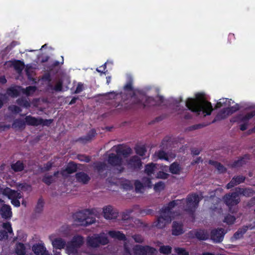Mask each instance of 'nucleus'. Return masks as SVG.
<instances>
[{"instance_id": "18", "label": "nucleus", "mask_w": 255, "mask_h": 255, "mask_svg": "<svg viewBox=\"0 0 255 255\" xmlns=\"http://www.w3.org/2000/svg\"><path fill=\"white\" fill-rule=\"evenodd\" d=\"M32 251L37 255H49L45 248L41 245H34Z\"/></svg>"}, {"instance_id": "64", "label": "nucleus", "mask_w": 255, "mask_h": 255, "mask_svg": "<svg viewBox=\"0 0 255 255\" xmlns=\"http://www.w3.org/2000/svg\"><path fill=\"white\" fill-rule=\"evenodd\" d=\"M8 237L7 232L5 231H0V240L6 239Z\"/></svg>"}, {"instance_id": "19", "label": "nucleus", "mask_w": 255, "mask_h": 255, "mask_svg": "<svg viewBox=\"0 0 255 255\" xmlns=\"http://www.w3.org/2000/svg\"><path fill=\"white\" fill-rule=\"evenodd\" d=\"M96 130L95 129L93 128L90 130L85 136L79 137L78 141H80L84 143L90 141L96 135Z\"/></svg>"}, {"instance_id": "31", "label": "nucleus", "mask_w": 255, "mask_h": 255, "mask_svg": "<svg viewBox=\"0 0 255 255\" xmlns=\"http://www.w3.org/2000/svg\"><path fill=\"white\" fill-rule=\"evenodd\" d=\"M249 227V226H245L238 229V230L234 234V238L236 240L241 238Z\"/></svg>"}, {"instance_id": "56", "label": "nucleus", "mask_w": 255, "mask_h": 255, "mask_svg": "<svg viewBox=\"0 0 255 255\" xmlns=\"http://www.w3.org/2000/svg\"><path fill=\"white\" fill-rule=\"evenodd\" d=\"M171 248L169 246H162L159 249V251L160 253L167 254L170 253Z\"/></svg>"}, {"instance_id": "53", "label": "nucleus", "mask_w": 255, "mask_h": 255, "mask_svg": "<svg viewBox=\"0 0 255 255\" xmlns=\"http://www.w3.org/2000/svg\"><path fill=\"white\" fill-rule=\"evenodd\" d=\"M135 189L136 192H140L144 185L143 183L138 180H136L134 183Z\"/></svg>"}, {"instance_id": "29", "label": "nucleus", "mask_w": 255, "mask_h": 255, "mask_svg": "<svg viewBox=\"0 0 255 255\" xmlns=\"http://www.w3.org/2000/svg\"><path fill=\"white\" fill-rule=\"evenodd\" d=\"M195 236L200 240H206L209 238V234L204 230H198L195 233Z\"/></svg>"}, {"instance_id": "25", "label": "nucleus", "mask_w": 255, "mask_h": 255, "mask_svg": "<svg viewBox=\"0 0 255 255\" xmlns=\"http://www.w3.org/2000/svg\"><path fill=\"white\" fill-rule=\"evenodd\" d=\"M182 170L181 166L177 162L173 163L169 167L170 172L174 174H179Z\"/></svg>"}, {"instance_id": "10", "label": "nucleus", "mask_w": 255, "mask_h": 255, "mask_svg": "<svg viewBox=\"0 0 255 255\" xmlns=\"http://www.w3.org/2000/svg\"><path fill=\"white\" fill-rule=\"evenodd\" d=\"M225 234L223 229L213 230L211 232V239L215 243H220L223 241Z\"/></svg>"}, {"instance_id": "34", "label": "nucleus", "mask_w": 255, "mask_h": 255, "mask_svg": "<svg viewBox=\"0 0 255 255\" xmlns=\"http://www.w3.org/2000/svg\"><path fill=\"white\" fill-rule=\"evenodd\" d=\"M229 115H230L228 114L227 108H224L217 114L215 119L217 120H223L226 119Z\"/></svg>"}, {"instance_id": "14", "label": "nucleus", "mask_w": 255, "mask_h": 255, "mask_svg": "<svg viewBox=\"0 0 255 255\" xmlns=\"http://www.w3.org/2000/svg\"><path fill=\"white\" fill-rule=\"evenodd\" d=\"M104 216L107 219H112L117 217V213L114 211L111 206H108L103 208Z\"/></svg>"}, {"instance_id": "49", "label": "nucleus", "mask_w": 255, "mask_h": 255, "mask_svg": "<svg viewBox=\"0 0 255 255\" xmlns=\"http://www.w3.org/2000/svg\"><path fill=\"white\" fill-rule=\"evenodd\" d=\"M164 187H165L164 183L162 181H160V182H158V183H156L154 185V189L156 191H160V190L164 189Z\"/></svg>"}, {"instance_id": "54", "label": "nucleus", "mask_w": 255, "mask_h": 255, "mask_svg": "<svg viewBox=\"0 0 255 255\" xmlns=\"http://www.w3.org/2000/svg\"><path fill=\"white\" fill-rule=\"evenodd\" d=\"M131 237L136 243H141L144 241L143 238L140 235H134Z\"/></svg>"}, {"instance_id": "50", "label": "nucleus", "mask_w": 255, "mask_h": 255, "mask_svg": "<svg viewBox=\"0 0 255 255\" xmlns=\"http://www.w3.org/2000/svg\"><path fill=\"white\" fill-rule=\"evenodd\" d=\"M52 166V163L50 162H48L46 164L44 165L43 167H40V171L41 172H44L49 171L51 169Z\"/></svg>"}, {"instance_id": "2", "label": "nucleus", "mask_w": 255, "mask_h": 255, "mask_svg": "<svg viewBox=\"0 0 255 255\" xmlns=\"http://www.w3.org/2000/svg\"><path fill=\"white\" fill-rule=\"evenodd\" d=\"M54 248L62 249L66 246V252L69 255H80L79 249L84 244V238L81 236H75L72 240L66 244V241L61 238H56L54 239L50 237Z\"/></svg>"}, {"instance_id": "58", "label": "nucleus", "mask_w": 255, "mask_h": 255, "mask_svg": "<svg viewBox=\"0 0 255 255\" xmlns=\"http://www.w3.org/2000/svg\"><path fill=\"white\" fill-rule=\"evenodd\" d=\"M42 80L45 81H47L49 83H51L52 80L50 73L48 72L45 73L42 76Z\"/></svg>"}, {"instance_id": "15", "label": "nucleus", "mask_w": 255, "mask_h": 255, "mask_svg": "<svg viewBox=\"0 0 255 255\" xmlns=\"http://www.w3.org/2000/svg\"><path fill=\"white\" fill-rule=\"evenodd\" d=\"M246 177L243 175H239L234 177L231 181L227 185L228 189L231 188L235 186L243 183L245 180Z\"/></svg>"}, {"instance_id": "20", "label": "nucleus", "mask_w": 255, "mask_h": 255, "mask_svg": "<svg viewBox=\"0 0 255 255\" xmlns=\"http://www.w3.org/2000/svg\"><path fill=\"white\" fill-rule=\"evenodd\" d=\"M236 191H237L239 196L240 195H243L246 197H251L255 194L254 191L251 188H236Z\"/></svg>"}, {"instance_id": "13", "label": "nucleus", "mask_w": 255, "mask_h": 255, "mask_svg": "<svg viewBox=\"0 0 255 255\" xmlns=\"http://www.w3.org/2000/svg\"><path fill=\"white\" fill-rule=\"evenodd\" d=\"M172 235L178 236L182 234L184 232L183 226L182 223L174 221L172 226Z\"/></svg>"}, {"instance_id": "3", "label": "nucleus", "mask_w": 255, "mask_h": 255, "mask_svg": "<svg viewBox=\"0 0 255 255\" xmlns=\"http://www.w3.org/2000/svg\"><path fill=\"white\" fill-rule=\"evenodd\" d=\"M181 202L179 200H173L163 206L159 211V215L157 216L156 221L154 222V226L158 229H163L167 224L170 223L174 218V215L172 210Z\"/></svg>"}, {"instance_id": "9", "label": "nucleus", "mask_w": 255, "mask_h": 255, "mask_svg": "<svg viewBox=\"0 0 255 255\" xmlns=\"http://www.w3.org/2000/svg\"><path fill=\"white\" fill-rule=\"evenodd\" d=\"M133 250L136 255H147V254L153 255L156 252L155 249L148 246L136 245L134 246Z\"/></svg>"}, {"instance_id": "36", "label": "nucleus", "mask_w": 255, "mask_h": 255, "mask_svg": "<svg viewBox=\"0 0 255 255\" xmlns=\"http://www.w3.org/2000/svg\"><path fill=\"white\" fill-rule=\"evenodd\" d=\"M16 103L19 106L28 108L30 106L29 102L25 98H18L16 100Z\"/></svg>"}, {"instance_id": "43", "label": "nucleus", "mask_w": 255, "mask_h": 255, "mask_svg": "<svg viewBox=\"0 0 255 255\" xmlns=\"http://www.w3.org/2000/svg\"><path fill=\"white\" fill-rule=\"evenodd\" d=\"M44 202L41 199H39L36 206L35 207V212L36 213L40 214L43 210Z\"/></svg>"}, {"instance_id": "22", "label": "nucleus", "mask_w": 255, "mask_h": 255, "mask_svg": "<svg viewBox=\"0 0 255 255\" xmlns=\"http://www.w3.org/2000/svg\"><path fill=\"white\" fill-rule=\"evenodd\" d=\"M39 118H35L30 115L27 116L25 118L26 125L28 126L37 127L39 126Z\"/></svg>"}, {"instance_id": "45", "label": "nucleus", "mask_w": 255, "mask_h": 255, "mask_svg": "<svg viewBox=\"0 0 255 255\" xmlns=\"http://www.w3.org/2000/svg\"><path fill=\"white\" fill-rule=\"evenodd\" d=\"M171 141V137L169 136H165L162 140L160 146L163 149H167L169 142Z\"/></svg>"}, {"instance_id": "51", "label": "nucleus", "mask_w": 255, "mask_h": 255, "mask_svg": "<svg viewBox=\"0 0 255 255\" xmlns=\"http://www.w3.org/2000/svg\"><path fill=\"white\" fill-rule=\"evenodd\" d=\"M169 176V175L163 171H159L156 174L155 177L158 179H167Z\"/></svg>"}, {"instance_id": "62", "label": "nucleus", "mask_w": 255, "mask_h": 255, "mask_svg": "<svg viewBox=\"0 0 255 255\" xmlns=\"http://www.w3.org/2000/svg\"><path fill=\"white\" fill-rule=\"evenodd\" d=\"M131 210L127 211L126 212H124L122 215V219L124 220H128L130 219L129 214L131 213Z\"/></svg>"}, {"instance_id": "17", "label": "nucleus", "mask_w": 255, "mask_h": 255, "mask_svg": "<svg viewBox=\"0 0 255 255\" xmlns=\"http://www.w3.org/2000/svg\"><path fill=\"white\" fill-rule=\"evenodd\" d=\"M20 91H21V86L10 87L6 90V94L11 97H17L19 95Z\"/></svg>"}, {"instance_id": "55", "label": "nucleus", "mask_w": 255, "mask_h": 255, "mask_svg": "<svg viewBox=\"0 0 255 255\" xmlns=\"http://www.w3.org/2000/svg\"><path fill=\"white\" fill-rule=\"evenodd\" d=\"M235 221V218L231 215L227 216L225 218V222L228 224H232Z\"/></svg>"}, {"instance_id": "39", "label": "nucleus", "mask_w": 255, "mask_h": 255, "mask_svg": "<svg viewBox=\"0 0 255 255\" xmlns=\"http://www.w3.org/2000/svg\"><path fill=\"white\" fill-rule=\"evenodd\" d=\"M36 91V87L35 86H28L25 89L21 88L22 92L28 96L33 94Z\"/></svg>"}, {"instance_id": "26", "label": "nucleus", "mask_w": 255, "mask_h": 255, "mask_svg": "<svg viewBox=\"0 0 255 255\" xmlns=\"http://www.w3.org/2000/svg\"><path fill=\"white\" fill-rule=\"evenodd\" d=\"M231 99L227 98L220 99L215 106V109H220L223 107L229 106L231 105Z\"/></svg>"}, {"instance_id": "11", "label": "nucleus", "mask_w": 255, "mask_h": 255, "mask_svg": "<svg viewBox=\"0 0 255 255\" xmlns=\"http://www.w3.org/2000/svg\"><path fill=\"white\" fill-rule=\"evenodd\" d=\"M159 101V103L153 97H147L145 99V102L143 104V109L148 107L158 106L159 104L163 103V98L161 96L158 97Z\"/></svg>"}, {"instance_id": "8", "label": "nucleus", "mask_w": 255, "mask_h": 255, "mask_svg": "<svg viewBox=\"0 0 255 255\" xmlns=\"http://www.w3.org/2000/svg\"><path fill=\"white\" fill-rule=\"evenodd\" d=\"M224 200L226 204L228 206L236 205L240 202L239 196L236 189L234 192L224 196Z\"/></svg>"}, {"instance_id": "44", "label": "nucleus", "mask_w": 255, "mask_h": 255, "mask_svg": "<svg viewBox=\"0 0 255 255\" xmlns=\"http://www.w3.org/2000/svg\"><path fill=\"white\" fill-rule=\"evenodd\" d=\"M53 119H43L41 118H39V126L42 125V126L49 127L53 123Z\"/></svg>"}, {"instance_id": "24", "label": "nucleus", "mask_w": 255, "mask_h": 255, "mask_svg": "<svg viewBox=\"0 0 255 255\" xmlns=\"http://www.w3.org/2000/svg\"><path fill=\"white\" fill-rule=\"evenodd\" d=\"M25 120L24 121L21 119H16L13 121L12 124V127L13 128H18L20 129H24L25 128Z\"/></svg>"}, {"instance_id": "12", "label": "nucleus", "mask_w": 255, "mask_h": 255, "mask_svg": "<svg viewBox=\"0 0 255 255\" xmlns=\"http://www.w3.org/2000/svg\"><path fill=\"white\" fill-rule=\"evenodd\" d=\"M80 167H78V165L72 161L69 163L66 168L61 171V174L63 176H67L68 174H72L76 172L78 168Z\"/></svg>"}, {"instance_id": "57", "label": "nucleus", "mask_w": 255, "mask_h": 255, "mask_svg": "<svg viewBox=\"0 0 255 255\" xmlns=\"http://www.w3.org/2000/svg\"><path fill=\"white\" fill-rule=\"evenodd\" d=\"M175 251L178 255H189V253L182 248H175Z\"/></svg>"}, {"instance_id": "28", "label": "nucleus", "mask_w": 255, "mask_h": 255, "mask_svg": "<svg viewBox=\"0 0 255 255\" xmlns=\"http://www.w3.org/2000/svg\"><path fill=\"white\" fill-rule=\"evenodd\" d=\"M156 169V167L155 164H148L145 166L144 172L147 176H151L152 174L154 173Z\"/></svg>"}, {"instance_id": "16", "label": "nucleus", "mask_w": 255, "mask_h": 255, "mask_svg": "<svg viewBox=\"0 0 255 255\" xmlns=\"http://www.w3.org/2000/svg\"><path fill=\"white\" fill-rule=\"evenodd\" d=\"M0 214L2 218L6 220L10 219L12 216L10 206L7 205H3L0 210Z\"/></svg>"}, {"instance_id": "4", "label": "nucleus", "mask_w": 255, "mask_h": 255, "mask_svg": "<svg viewBox=\"0 0 255 255\" xmlns=\"http://www.w3.org/2000/svg\"><path fill=\"white\" fill-rule=\"evenodd\" d=\"M132 153V149L124 144L114 146L104 154L103 159H122L128 158Z\"/></svg>"}, {"instance_id": "61", "label": "nucleus", "mask_w": 255, "mask_h": 255, "mask_svg": "<svg viewBox=\"0 0 255 255\" xmlns=\"http://www.w3.org/2000/svg\"><path fill=\"white\" fill-rule=\"evenodd\" d=\"M243 160H236L233 164H232V167H239L242 166L245 163L243 162Z\"/></svg>"}, {"instance_id": "41", "label": "nucleus", "mask_w": 255, "mask_h": 255, "mask_svg": "<svg viewBox=\"0 0 255 255\" xmlns=\"http://www.w3.org/2000/svg\"><path fill=\"white\" fill-rule=\"evenodd\" d=\"M154 155L157 157L158 159H169L167 153L162 149L155 152Z\"/></svg>"}, {"instance_id": "59", "label": "nucleus", "mask_w": 255, "mask_h": 255, "mask_svg": "<svg viewBox=\"0 0 255 255\" xmlns=\"http://www.w3.org/2000/svg\"><path fill=\"white\" fill-rule=\"evenodd\" d=\"M84 89L83 84L82 83H78L76 89L74 91L75 94H79L81 93Z\"/></svg>"}, {"instance_id": "5", "label": "nucleus", "mask_w": 255, "mask_h": 255, "mask_svg": "<svg viewBox=\"0 0 255 255\" xmlns=\"http://www.w3.org/2000/svg\"><path fill=\"white\" fill-rule=\"evenodd\" d=\"M74 219L78 225L87 226L94 223L95 215L89 210L79 212L74 215Z\"/></svg>"}, {"instance_id": "60", "label": "nucleus", "mask_w": 255, "mask_h": 255, "mask_svg": "<svg viewBox=\"0 0 255 255\" xmlns=\"http://www.w3.org/2000/svg\"><path fill=\"white\" fill-rule=\"evenodd\" d=\"M2 227L4 229L6 230L9 233H11L12 232L11 225L9 222L4 223L2 224Z\"/></svg>"}, {"instance_id": "46", "label": "nucleus", "mask_w": 255, "mask_h": 255, "mask_svg": "<svg viewBox=\"0 0 255 255\" xmlns=\"http://www.w3.org/2000/svg\"><path fill=\"white\" fill-rule=\"evenodd\" d=\"M54 181V178H53L52 175H45L42 179V181L48 185H49Z\"/></svg>"}, {"instance_id": "1", "label": "nucleus", "mask_w": 255, "mask_h": 255, "mask_svg": "<svg viewBox=\"0 0 255 255\" xmlns=\"http://www.w3.org/2000/svg\"><path fill=\"white\" fill-rule=\"evenodd\" d=\"M186 106L188 109L182 108V112L184 114V118L186 120L192 118V115L188 112L190 110L197 115H203L204 117L210 116L213 111L211 103L208 101L203 93H197L195 98H189L186 101Z\"/></svg>"}, {"instance_id": "38", "label": "nucleus", "mask_w": 255, "mask_h": 255, "mask_svg": "<svg viewBox=\"0 0 255 255\" xmlns=\"http://www.w3.org/2000/svg\"><path fill=\"white\" fill-rule=\"evenodd\" d=\"M133 80L131 77H129L128 79L127 82L126 84L124 87V90L125 91L129 92V91H133Z\"/></svg>"}, {"instance_id": "27", "label": "nucleus", "mask_w": 255, "mask_h": 255, "mask_svg": "<svg viewBox=\"0 0 255 255\" xmlns=\"http://www.w3.org/2000/svg\"><path fill=\"white\" fill-rule=\"evenodd\" d=\"M134 149L135 153L140 156L144 155L147 151L145 145L136 144L135 145Z\"/></svg>"}, {"instance_id": "42", "label": "nucleus", "mask_w": 255, "mask_h": 255, "mask_svg": "<svg viewBox=\"0 0 255 255\" xmlns=\"http://www.w3.org/2000/svg\"><path fill=\"white\" fill-rule=\"evenodd\" d=\"M152 179L151 176H147V175L145 176L142 177L141 180L143 183L144 186H147L148 187H151L152 184L151 180Z\"/></svg>"}, {"instance_id": "37", "label": "nucleus", "mask_w": 255, "mask_h": 255, "mask_svg": "<svg viewBox=\"0 0 255 255\" xmlns=\"http://www.w3.org/2000/svg\"><path fill=\"white\" fill-rule=\"evenodd\" d=\"M106 165L102 162H96L94 163V168L98 172H102L106 169Z\"/></svg>"}, {"instance_id": "32", "label": "nucleus", "mask_w": 255, "mask_h": 255, "mask_svg": "<svg viewBox=\"0 0 255 255\" xmlns=\"http://www.w3.org/2000/svg\"><path fill=\"white\" fill-rule=\"evenodd\" d=\"M11 167L14 171L18 172L24 169V164L21 160H17L15 163L11 164Z\"/></svg>"}, {"instance_id": "7", "label": "nucleus", "mask_w": 255, "mask_h": 255, "mask_svg": "<svg viewBox=\"0 0 255 255\" xmlns=\"http://www.w3.org/2000/svg\"><path fill=\"white\" fill-rule=\"evenodd\" d=\"M107 235L104 233L94 234L89 236L87 238V246L93 248H97L100 246H104L109 243Z\"/></svg>"}, {"instance_id": "33", "label": "nucleus", "mask_w": 255, "mask_h": 255, "mask_svg": "<svg viewBox=\"0 0 255 255\" xmlns=\"http://www.w3.org/2000/svg\"><path fill=\"white\" fill-rule=\"evenodd\" d=\"M209 163L214 165L220 173H223L226 171V168L220 163L218 162L216 160H209Z\"/></svg>"}, {"instance_id": "30", "label": "nucleus", "mask_w": 255, "mask_h": 255, "mask_svg": "<svg viewBox=\"0 0 255 255\" xmlns=\"http://www.w3.org/2000/svg\"><path fill=\"white\" fill-rule=\"evenodd\" d=\"M141 160H128V168L131 169H139L141 166Z\"/></svg>"}, {"instance_id": "23", "label": "nucleus", "mask_w": 255, "mask_h": 255, "mask_svg": "<svg viewBox=\"0 0 255 255\" xmlns=\"http://www.w3.org/2000/svg\"><path fill=\"white\" fill-rule=\"evenodd\" d=\"M63 82L62 80L59 79L56 82L55 86H53L51 83H48V87L51 90L55 92H59L62 91Z\"/></svg>"}, {"instance_id": "21", "label": "nucleus", "mask_w": 255, "mask_h": 255, "mask_svg": "<svg viewBox=\"0 0 255 255\" xmlns=\"http://www.w3.org/2000/svg\"><path fill=\"white\" fill-rule=\"evenodd\" d=\"M76 178L79 182H82L83 184H87L89 181L90 177L86 173L80 172L76 174Z\"/></svg>"}, {"instance_id": "52", "label": "nucleus", "mask_w": 255, "mask_h": 255, "mask_svg": "<svg viewBox=\"0 0 255 255\" xmlns=\"http://www.w3.org/2000/svg\"><path fill=\"white\" fill-rule=\"evenodd\" d=\"M9 110L15 114H18L21 112V109L20 107L16 105H12L9 106Z\"/></svg>"}, {"instance_id": "35", "label": "nucleus", "mask_w": 255, "mask_h": 255, "mask_svg": "<svg viewBox=\"0 0 255 255\" xmlns=\"http://www.w3.org/2000/svg\"><path fill=\"white\" fill-rule=\"evenodd\" d=\"M15 251L17 255H25V248L24 245L22 243H18L16 244Z\"/></svg>"}, {"instance_id": "48", "label": "nucleus", "mask_w": 255, "mask_h": 255, "mask_svg": "<svg viewBox=\"0 0 255 255\" xmlns=\"http://www.w3.org/2000/svg\"><path fill=\"white\" fill-rule=\"evenodd\" d=\"M227 110L228 111V114L230 115L236 112L240 109V107L239 104H236L235 105L233 106H231L228 108H227Z\"/></svg>"}, {"instance_id": "40", "label": "nucleus", "mask_w": 255, "mask_h": 255, "mask_svg": "<svg viewBox=\"0 0 255 255\" xmlns=\"http://www.w3.org/2000/svg\"><path fill=\"white\" fill-rule=\"evenodd\" d=\"M13 66L14 68L18 71H21L23 70L24 66V63L23 61H21L20 60H15L13 63Z\"/></svg>"}, {"instance_id": "47", "label": "nucleus", "mask_w": 255, "mask_h": 255, "mask_svg": "<svg viewBox=\"0 0 255 255\" xmlns=\"http://www.w3.org/2000/svg\"><path fill=\"white\" fill-rule=\"evenodd\" d=\"M255 116V111H252L250 113H247L244 117H243L241 120L242 122H245L249 121Z\"/></svg>"}, {"instance_id": "6", "label": "nucleus", "mask_w": 255, "mask_h": 255, "mask_svg": "<svg viewBox=\"0 0 255 255\" xmlns=\"http://www.w3.org/2000/svg\"><path fill=\"white\" fill-rule=\"evenodd\" d=\"M181 202L179 205L183 204V210L190 214H193L198 206L200 201L198 195L192 194L187 196L186 200H179ZM178 206V205H177Z\"/></svg>"}, {"instance_id": "63", "label": "nucleus", "mask_w": 255, "mask_h": 255, "mask_svg": "<svg viewBox=\"0 0 255 255\" xmlns=\"http://www.w3.org/2000/svg\"><path fill=\"white\" fill-rule=\"evenodd\" d=\"M60 65V62L58 61H54L48 68L50 71H52L54 68L58 67Z\"/></svg>"}]
</instances>
